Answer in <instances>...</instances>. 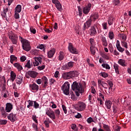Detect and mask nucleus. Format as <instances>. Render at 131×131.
<instances>
[{"label": "nucleus", "mask_w": 131, "mask_h": 131, "mask_svg": "<svg viewBox=\"0 0 131 131\" xmlns=\"http://www.w3.org/2000/svg\"><path fill=\"white\" fill-rule=\"evenodd\" d=\"M46 114L49 116L52 120H55V119H56V117H59V116L60 114V110L57 109L54 112V111L51 110L50 108H47L46 110Z\"/></svg>", "instance_id": "1"}, {"label": "nucleus", "mask_w": 131, "mask_h": 131, "mask_svg": "<svg viewBox=\"0 0 131 131\" xmlns=\"http://www.w3.org/2000/svg\"><path fill=\"white\" fill-rule=\"evenodd\" d=\"M19 40L21 42L22 48L24 51L26 52H29L31 50V46H30V42L28 40L23 38L21 36H19Z\"/></svg>", "instance_id": "2"}, {"label": "nucleus", "mask_w": 131, "mask_h": 131, "mask_svg": "<svg viewBox=\"0 0 131 131\" xmlns=\"http://www.w3.org/2000/svg\"><path fill=\"white\" fill-rule=\"evenodd\" d=\"M72 90L73 91H77L80 93H83V90L82 89V84L80 83H78L77 81H74L71 86Z\"/></svg>", "instance_id": "3"}, {"label": "nucleus", "mask_w": 131, "mask_h": 131, "mask_svg": "<svg viewBox=\"0 0 131 131\" xmlns=\"http://www.w3.org/2000/svg\"><path fill=\"white\" fill-rule=\"evenodd\" d=\"M75 107L77 111L81 112L85 110V108H86V104L82 101H78L75 105Z\"/></svg>", "instance_id": "4"}, {"label": "nucleus", "mask_w": 131, "mask_h": 131, "mask_svg": "<svg viewBox=\"0 0 131 131\" xmlns=\"http://www.w3.org/2000/svg\"><path fill=\"white\" fill-rule=\"evenodd\" d=\"M69 88H70V84L68 81L65 82L61 86V91L63 92V94L66 96H68L70 94Z\"/></svg>", "instance_id": "5"}, {"label": "nucleus", "mask_w": 131, "mask_h": 131, "mask_svg": "<svg viewBox=\"0 0 131 131\" xmlns=\"http://www.w3.org/2000/svg\"><path fill=\"white\" fill-rule=\"evenodd\" d=\"M97 24H95L92 26L89 30V34L91 36H96L97 35Z\"/></svg>", "instance_id": "6"}, {"label": "nucleus", "mask_w": 131, "mask_h": 131, "mask_svg": "<svg viewBox=\"0 0 131 131\" xmlns=\"http://www.w3.org/2000/svg\"><path fill=\"white\" fill-rule=\"evenodd\" d=\"M74 66V62L70 61L61 67V70H69Z\"/></svg>", "instance_id": "7"}, {"label": "nucleus", "mask_w": 131, "mask_h": 131, "mask_svg": "<svg viewBox=\"0 0 131 131\" xmlns=\"http://www.w3.org/2000/svg\"><path fill=\"white\" fill-rule=\"evenodd\" d=\"M68 50L72 54H75V55L78 54V50L73 47L72 43H69Z\"/></svg>", "instance_id": "8"}, {"label": "nucleus", "mask_w": 131, "mask_h": 131, "mask_svg": "<svg viewBox=\"0 0 131 131\" xmlns=\"http://www.w3.org/2000/svg\"><path fill=\"white\" fill-rule=\"evenodd\" d=\"M33 59L34 60V61L33 62V66H38V65H39V63L40 64H41L42 58L40 57H33Z\"/></svg>", "instance_id": "9"}, {"label": "nucleus", "mask_w": 131, "mask_h": 131, "mask_svg": "<svg viewBox=\"0 0 131 131\" xmlns=\"http://www.w3.org/2000/svg\"><path fill=\"white\" fill-rule=\"evenodd\" d=\"M9 38L11 39L13 45H17L18 36H17L16 34H13L11 35H9Z\"/></svg>", "instance_id": "10"}, {"label": "nucleus", "mask_w": 131, "mask_h": 131, "mask_svg": "<svg viewBox=\"0 0 131 131\" xmlns=\"http://www.w3.org/2000/svg\"><path fill=\"white\" fill-rule=\"evenodd\" d=\"M92 21L93 20L89 18V19H88V20L85 23H84L83 30L84 31L86 29H88V28H90V27H91V25H92Z\"/></svg>", "instance_id": "11"}, {"label": "nucleus", "mask_w": 131, "mask_h": 131, "mask_svg": "<svg viewBox=\"0 0 131 131\" xmlns=\"http://www.w3.org/2000/svg\"><path fill=\"white\" fill-rule=\"evenodd\" d=\"M29 86L31 91H32L34 93L37 92V91L39 90V87L38 85L36 84L35 83H34L33 84H30L29 85Z\"/></svg>", "instance_id": "12"}, {"label": "nucleus", "mask_w": 131, "mask_h": 131, "mask_svg": "<svg viewBox=\"0 0 131 131\" xmlns=\"http://www.w3.org/2000/svg\"><path fill=\"white\" fill-rule=\"evenodd\" d=\"M92 8V4H88L85 7L83 8V13L85 14V15H88L89 13H90V11H91V9Z\"/></svg>", "instance_id": "13"}, {"label": "nucleus", "mask_w": 131, "mask_h": 131, "mask_svg": "<svg viewBox=\"0 0 131 131\" xmlns=\"http://www.w3.org/2000/svg\"><path fill=\"white\" fill-rule=\"evenodd\" d=\"M52 3L55 5L56 8L58 11H61L62 10V5H61L59 0H52Z\"/></svg>", "instance_id": "14"}, {"label": "nucleus", "mask_w": 131, "mask_h": 131, "mask_svg": "<svg viewBox=\"0 0 131 131\" xmlns=\"http://www.w3.org/2000/svg\"><path fill=\"white\" fill-rule=\"evenodd\" d=\"M16 77H17V75H16V73L13 71L10 72V79L7 80V82L12 81V82H14L15 81V79H16Z\"/></svg>", "instance_id": "15"}, {"label": "nucleus", "mask_w": 131, "mask_h": 131, "mask_svg": "<svg viewBox=\"0 0 131 131\" xmlns=\"http://www.w3.org/2000/svg\"><path fill=\"white\" fill-rule=\"evenodd\" d=\"M16 116H17L16 114L11 113L8 115V119H9V120H10L11 122H15V121L17 120V117H16Z\"/></svg>", "instance_id": "16"}, {"label": "nucleus", "mask_w": 131, "mask_h": 131, "mask_svg": "<svg viewBox=\"0 0 131 131\" xmlns=\"http://www.w3.org/2000/svg\"><path fill=\"white\" fill-rule=\"evenodd\" d=\"M13 110V104L11 103H7L6 104L5 111L10 113Z\"/></svg>", "instance_id": "17"}, {"label": "nucleus", "mask_w": 131, "mask_h": 131, "mask_svg": "<svg viewBox=\"0 0 131 131\" xmlns=\"http://www.w3.org/2000/svg\"><path fill=\"white\" fill-rule=\"evenodd\" d=\"M9 11V8H4L3 11L1 12V16L3 18V19H6L8 18V16H7V13Z\"/></svg>", "instance_id": "18"}, {"label": "nucleus", "mask_w": 131, "mask_h": 131, "mask_svg": "<svg viewBox=\"0 0 131 131\" xmlns=\"http://www.w3.org/2000/svg\"><path fill=\"white\" fill-rule=\"evenodd\" d=\"M55 53H56V49H52L49 51L47 52L48 58H51L54 57L55 55Z\"/></svg>", "instance_id": "19"}, {"label": "nucleus", "mask_w": 131, "mask_h": 131, "mask_svg": "<svg viewBox=\"0 0 131 131\" xmlns=\"http://www.w3.org/2000/svg\"><path fill=\"white\" fill-rule=\"evenodd\" d=\"M42 82H43V88L44 89H47V86L49 84V80H48V78L46 76H43L41 78Z\"/></svg>", "instance_id": "20"}, {"label": "nucleus", "mask_w": 131, "mask_h": 131, "mask_svg": "<svg viewBox=\"0 0 131 131\" xmlns=\"http://www.w3.org/2000/svg\"><path fill=\"white\" fill-rule=\"evenodd\" d=\"M15 81L17 84H22V83L23 82V76L21 75L17 76L16 78L15 79Z\"/></svg>", "instance_id": "21"}, {"label": "nucleus", "mask_w": 131, "mask_h": 131, "mask_svg": "<svg viewBox=\"0 0 131 131\" xmlns=\"http://www.w3.org/2000/svg\"><path fill=\"white\" fill-rule=\"evenodd\" d=\"M28 74L32 78H35V77L37 76V74H38V73L34 71H28Z\"/></svg>", "instance_id": "22"}, {"label": "nucleus", "mask_w": 131, "mask_h": 131, "mask_svg": "<svg viewBox=\"0 0 131 131\" xmlns=\"http://www.w3.org/2000/svg\"><path fill=\"white\" fill-rule=\"evenodd\" d=\"M118 63L119 65L122 66V67H126V66H127V63H126V60H125V59H120L118 61Z\"/></svg>", "instance_id": "23"}, {"label": "nucleus", "mask_w": 131, "mask_h": 131, "mask_svg": "<svg viewBox=\"0 0 131 131\" xmlns=\"http://www.w3.org/2000/svg\"><path fill=\"white\" fill-rule=\"evenodd\" d=\"M101 45L103 47H108V42H107V39L106 38V37L103 36L102 35L101 37Z\"/></svg>", "instance_id": "24"}, {"label": "nucleus", "mask_w": 131, "mask_h": 131, "mask_svg": "<svg viewBox=\"0 0 131 131\" xmlns=\"http://www.w3.org/2000/svg\"><path fill=\"white\" fill-rule=\"evenodd\" d=\"M13 66H14L15 68H16L19 72L23 70V67L21 66V64L19 63V62H15L13 63Z\"/></svg>", "instance_id": "25"}, {"label": "nucleus", "mask_w": 131, "mask_h": 131, "mask_svg": "<svg viewBox=\"0 0 131 131\" xmlns=\"http://www.w3.org/2000/svg\"><path fill=\"white\" fill-rule=\"evenodd\" d=\"M103 127L104 130L100 128L98 129V131H111V127L108 125L104 124Z\"/></svg>", "instance_id": "26"}, {"label": "nucleus", "mask_w": 131, "mask_h": 131, "mask_svg": "<svg viewBox=\"0 0 131 131\" xmlns=\"http://www.w3.org/2000/svg\"><path fill=\"white\" fill-rule=\"evenodd\" d=\"M51 123L52 121H51V120H50V118H46V120L43 122L44 124L47 128L50 127V124Z\"/></svg>", "instance_id": "27"}, {"label": "nucleus", "mask_w": 131, "mask_h": 131, "mask_svg": "<svg viewBox=\"0 0 131 131\" xmlns=\"http://www.w3.org/2000/svg\"><path fill=\"white\" fill-rule=\"evenodd\" d=\"M17 61H18V58L17 57H16L14 55H11L10 56V63L11 64H13V65L14 64V62H17Z\"/></svg>", "instance_id": "28"}, {"label": "nucleus", "mask_w": 131, "mask_h": 131, "mask_svg": "<svg viewBox=\"0 0 131 131\" xmlns=\"http://www.w3.org/2000/svg\"><path fill=\"white\" fill-rule=\"evenodd\" d=\"M105 105L107 109H111V106H112V101L111 100H105Z\"/></svg>", "instance_id": "29"}, {"label": "nucleus", "mask_w": 131, "mask_h": 131, "mask_svg": "<svg viewBox=\"0 0 131 131\" xmlns=\"http://www.w3.org/2000/svg\"><path fill=\"white\" fill-rule=\"evenodd\" d=\"M119 37L120 38L121 41H126L127 37L125 34L121 33L119 34Z\"/></svg>", "instance_id": "30"}, {"label": "nucleus", "mask_w": 131, "mask_h": 131, "mask_svg": "<svg viewBox=\"0 0 131 131\" xmlns=\"http://www.w3.org/2000/svg\"><path fill=\"white\" fill-rule=\"evenodd\" d=\"M7 84L9 86H13V90H17V85H16V83H14V82L10 81L7 82Z\"/></svg>", "instance_id": "31"}, {"label": "nucleus", "mask_w": 131, "mask_h": 131, "mask_svg": "<svg viewBox=\"0 0 131 131\" xmlns=\"http://www.w3.org/2000/svg\"><path fill=\"white\" fill-rule=\"evenodd\" d=\"M108 38L111 40H113L115 38V36L114 35V33L113 31H110L108 32Z\"/></svg>", "instance_id": "32"}, {"label": "nucleus", "mask_w": 131, "mask_h": 131, "mask_svg": "<svg viewBox=\"0 0 131 131\" xmlns=\"http://www.w3.org/2000/svg\"><path fill=\"white\" fill-rule=\"evenodd\" d=\"M6 82V77L0 75V84H5Z\"/></svg>", "instance_id": "33"}, {"label": "nucleus", "mask_w": 131, "mask_h": 131, "mask_svg": "<svg viewBox=\"0 0 131 131\" xmlns=\"http://www.w3.org/2000/svg\"><path fill=\"white\" fill-rule=\"evenodd\" d=\"M65 54H64V52L60 51L59 53L58 56V60L59 61H62V60H64Z\"/></svg>", "instance_id": "34"}, {"label": "nucleus", "mask_w": 131, "mask_h": 131, "mask_svg": "<svg viewBox=\"0 0 131 131\" xmlns=\"http://www.w3.org/2000/svg\"><path fill=\"white\" fill-rule=\"evenodd\" d=\"M90 18L93 21H96L97 19L99 18V15H98V13H94L92 15H91L90 17Z\"/></svg>", "instance_id": "35"}, {"label": "nucleus", "mask_w": 131, "mask_h": 131, "mask_svg": "<svg viewBox=\"0 0 131 131\" xmlns=\"http://www.w3.org/2000/svg\"><path fill=\"white\" fill-rule=\"evenodd\" d=\"M114 69H115V73L117 74H119V66L117 63L114 64Z\"/></svg>", "instance_id": "36"}, {"label": "nucleus", "mask_w": 131, "mask_h": 131, "mask_svg": "<svg viewBox=\"0 0 131 131\" xmlns=\"http://www.w3.org/2000/svg\"><path fill=\"white\" fill-rule=\"evenodd\" d=\"M62 78L63 79H70V78H71L69 72L63 73L62 75Z\"/></svg>", "instance_id": "37"}, {"label": "nucleus", "mask_w": 131, "mask_h": 131, "mask_svg": "<svg viewBox=\"0 0 131 131\" xmlns=\"http://www.w3.org/2000/svg\"><path fill=\"white\" fill-rule=\"evenodd\" d=\"M115 20V18L113 17H109L108 19L107 20L108 24L109 25H112L113 24L114 21Z\"/></svg>", "instance_id": "38"}, {"label": "nucleus", "mask_w": 131, "mask_h": 131, "mask_svg": "<svg viewBox=\"0 0 131 131\" xmlns=\"http://www.w3.org/2000/svg\"><path fill=\"white\" fill-rule=\"evenodd\" d=\"M21 11H22V6H21L20 5H17L15 8V12L20 13L21 12Z\"/></svg>", "instance_id": "39"}, {"label": "nucleus", "mask_w": 131, "mask_h": 131, "mask_svg": "<svg viewBox=\"0 0 131 131\" xmlns=\"http://www.w3.org/2000/svg\"><path fill=\"white\" fill-rule=\"evenodd\" d=\"M77 73V72H76V71H71L69 72V74L70 75L71 78H72V77H74V76L76 75Z\"/></svg>", "instance_id": "40"}, {"label": "nucleus", "mask_w": 131, "mask_h": 131, "mask_svg": "<svg viewBox=\"0 0 131 131\" xmlns=\"http://www.w3.org/2000/svg\"><path fill=\"white\" fill-rule=\"evenodd\" d=\"M96 50L97 48L95 46L90 47V51L92 55H96Z\"/></svg>", "instance_id": "41"}, {"label": "nucleus", "mask_w": 131, "mask_h": 131, "mask_svg": "<svg viewBox=\"0 0 131 131\" xmlns=\"http://www.w3.org/2000/svg\"><path fill=\"white\" fill-rule=\"evenodd\" d=\"M106 82L109 85L108 90H110V89H112L113 88V82L110 80H106Z\"/></svg>", "instance_id": "42"}, {"label": "nucleus", "mask_w": 131, "mask_h": 131, "mask_svg": "<svg viewBox=\"0 0 131 131\" xmlns=\"http://www.w3.org/2000/svg\"><path fill=\"white\" fill-rule=\"evenodd\" d=\"M33 64L32 63H30V60H28L25 66V67H26V68H31V67H32Z\"/></svg>", "instance_id": "43"}, {"label": "nucleus", "mask_w": 131, "mask_h": 131, "mask_svg": "<svg viewBox=\"0 0 131 131\" xmlns=\"http://www.w3.org/2000/svg\"><path fill=\"white\" fill-rule=\"evenodd\" d=\"M28 105H27V108H30L33 106V104L34 103V101L29 100L28 101Z\"/></svg>", "instance_id": "44"}, {"label": "nucleus", "mask_w": 131, "mask_h": 131, "mask_svg": "<svg viewBox=\"0 0 131 131\" xmlns=\"http://www.w3.org/2000/svg\"><path fill=\"white\" fill-rule=\"evenodd\" d=\"M100 76H102V77H103V78H107L108 77V73L106 72H101L99 74Z\"/></svg>", "instance_id": "45"}, {"label": "nucleus", "mask_w": 131, "mask_h": 131, "mask_svg": "<svg viewBox=\"0 0 131 131\" xmlns=\"http://www.w3.org/2000/svg\"><path fill=\"white\" fill-rule=\"evenodd\" d=\"M101 66H102L103 68H105V69L110 70V69H111L110 68V66H109V64H108V63H102L101 64Z\"/></svg>", "instance_id": "46"}, {"label": "nucleus", "mask_w": 131, "mask_h": 131, "mask_svg": "<svg viewBox=\"0 0 131 131\" xmlns=\"http://www.w3.org/2000/svg\"><path fill=\"white\" fill-rule=\"evenodd\" d=\"M86 122H88V123H92V122H94L95 123H96V121H95V120H94V119H93V118H92V117H90L89 118H88L86 120Z\"/></svg>", "instance_id": "47"}, {"label": "nucleus", "mask_w": 131, "mask_h": 131, "mask_svg": "<svg viewBox=\"0 0 131 131\" xmlns=\"http://www.w3.org/2000/svg\"><path fill=\"white\" fill-rule=\"evenodd\" d=\"M113 127L114 131H120V128H121V127L117 125L113 126Z\"/></svg>", "instance_id": "48"}, {"label": "nucleus", "mask_w": 131, "mask_h": 131, "mask_svg": "<svg viewBox=\"0 0 131 131\" xmlns=\"http://www.w3.org/2000/svg\"><path fill=\"white\" fill-rule=\"evenodd\" d=\"M33 107L35 109H38L39 108V104L36 102V101H34Z\"/></svg>", "instance_id": "49"}, {"label": "nucleus", "mask_w": 131, "mask_h": 131, "mask_svg": "<svg viewBox=\"0 0 131 131\" xmlns=\"http://www.w3.org/2000/svg\"><path fill=\"white\" fill-rule=\"evenodd\" d=\"M90 42L91 43V47H95L96 43L95 42V39H94V38H90Z\"/></svg>", "instance_id": "50"}, {"label": "nucleus", "mask_w": 131, "mask_h": 131, "mask_svg": "<svg viewBox=\"0 0 131 131\" xmlns=\"http://www.w3.org/2000/svg\"><path fill=\"white\" fill-rule=\"evenodd\" d=\"M37 117H36V115H33L32 116V119L35 122V123H38V121H37Z\"/></svg>", "instance_id": "51"}, {"label": "nucleus", "mask_w": 131, "mask_h": 131, "mask_svg": "<svg viewBox=\"0 0 131 131\" xmlns=\"http://www.w3.org/2000/svg\"><path fill=\"white\" fill-rule=\"evenodd\" d=\"M71 128L72 129H73L74 131H78V128L76 127V124H72L71 125Z\"/></svg>", "instance_id": "52"}, {"label": "nucleus", "mask_w": 131, "mask_h": 131, "mask_svg": "<svg viewBox=\"0 0 131 131\" xmlns=\"http://www.w3.org/2000/svg\"><path fill=\"white\" fill-rule=\"evenodd\" d=\"M117 49L120 53H123L124 52V48L121 47V46H119L118 47H117Z\"/></svg>", "instance_id": "53"}, {"label": "nucleus", "mask_w": 131, "mask_h": 131, "mask_svg": "<svg viewBox=\"0 0 131 131\" xmlns=\"http://www.w3.org/2000/svg\"><path fill=\"white\" fill-rule=\"evenodd\" d=\"M113 5H115V6H118L119 4H120V1L119 0H114L113 1Z\"/></svg>", "instance_id": "54"}, {"label": "nucleus", "mask_w": 131, "mask_h": 131, "mask_svg": "<svg viewBox=\"0 0 131 131\" xmlns=\"http://www.w3.org/2000/svg\"><path fill=\"white\" fill-rule=\"evenodd\" d=\"M102 25L103 29L104 30H106V29H107V25H108V24L107 23L104 22L102 23Z\"/></svg>", "instance_id": "55"}, {"label": "nucleus", "mask_w": 131, "mask_h": 131, "mask_svg": "<svg viewBox=\"0 0 131 131\" xmlns=\"http://www.w3.org/2000/svg\"><path fill=\"white\" fill-rule=\"evenodd\" d=\"M46 68V65H42L41 66H38L37 67L38 70H39L40 71H41V70H43Z\"/></svg>", "instance_id": "56"}, {"label": "nucleus", "mask_w": 131, "mask_h": 131, "mask_svg": "<svg viewBox=\"0 0 131 131\" xmlns=\"http://www.w3.org/2000/svg\"><path fill=\"white\" fill-rule=\"evenodd\" d=\"M78 13H79V15L80 17H81L82 16V10L80 7L79 6L78 7Z\"/></svg>", "instance_id": "57"}, {"label": "nucleus", "mask_w": 131, "mask_h": 131, "mask_svg": "<svg viewBox=\"0 0 131 131\" xmlns=\"http://www.w3.org/2000/svg\"><path fill=\"white\" fill-rule=\"evenodd\" d=\"M121 43H122V46L124 47V48L127 49V43H126L125 41H122Z\"/></svg>", "instance_id": "58"}, {"label": "nucleus", "mask_w": 131, "mask_h": 131, "mask_svg": "<svg viewBox=\"0 0 131 131\" xmlns=\"http://www.w3.org/2000/svg\"><path fill=\"white\" fill-rule=\"evenodd\" d=\"M108 48H109L110 52L111 53H112V52H113L114 47L112 43H110L108 45Z\"/></svg>", "instance_id": "59"}, {"label": "nucleus", "mask_w": 131, "mask_h": 131, "mask_svg": "<svg viewBox=\"0 0 131 131\" xmlns=\"http://www.w3.org/2000/svg\"><path fill=\"white\" fill-rule=\"evenodd\" d=\"M19 12H17L15 11V14H14V18L15 19H19L20 18V15H19Z\"/></svg>", "instance_id": "60"}, {"label": "nucleus", "mask_w": 131, "mask_h": 131, "mask_svg": "<svg viewBox=\"0 0 131 131\" xmlns=\"http://www.w3.org/2000/svg\"><path fill=\"white\" fill-rule=\"evenodd\" d=\"M102 86L103 87V89H105V90H107L109 85L107 84V83L103 82L102 85Z\"/></svg>", "instance_id": "61"}, {"label": "nucleus", "mask_w": 131, "mask_h": 131, "mask_svg": "<svg viewBox=\"0 0 131 131\" xmlns=\"http://www.w3.org/2000/svg\"><path fill=\"white\" fill-rule=\"evenodd\" d=\"M62 110L64 112L65 114H67V108H66V106L64 105H62Z\"/></svg>", "instance_id": "62"}, {"label": "nucleus", "mask_w": 131, "mask_h": 131, "mask_svg": "<svg viewBox=\"0 0 131 131\" xmlns=\"http://www.w3.org/2000/svg\"><path fill=\"white\" fill-rule=\"evenodd\" d=\"M32 126L33 128H34V129H35V131H38L37 125H36V124L33 123Z\"/></svg>", "instance_id": "63"}, {"label": "nucleus", "mask_w": 131, "mask_h": 131, "mask_svg": "<svg viewBox=\"0 0 131 131\" xmlns=\"http://www.w3.org/2000/svg\"><path fill=\"white\" fill-rule=\"evenodd\" d=\"M7 122L6 120H0V124H7Z\"/></svg>", "instance_id": "64"}]
</instances>
